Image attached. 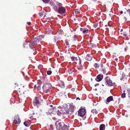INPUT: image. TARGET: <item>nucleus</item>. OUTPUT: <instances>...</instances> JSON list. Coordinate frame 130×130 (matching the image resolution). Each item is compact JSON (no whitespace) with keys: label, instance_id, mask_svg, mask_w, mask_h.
Wrapping results in <instances>:
<instances>
[{"label":"nucleus","instance_id":"obj_8","mask_svg":"<svg viewBox=\"0 0 130 130\" xmlns=\"http://www.w3.org/2000/svg\"><path fill=\"white\" fill-rule=\"evenodd\" d=\"M43 89H53V87L50 83H46L42 87Z\"/></svg>","mask_w":130,"mask_h":130},{"label":"nucleus","instance_id":"obj_54","mask_svg":"<svg viewBox=\"0 0 130 130\" xmlns=\"http://www.w3.org/2000/svg\"><path fill=\"white\" fill-rule=\"evenodd\" d=\"M73 40V39H71V40Z\"/></svg>","mask_w":130,"mask_h":130},{"label":"nucleus","instance_id":"obj_14","mask_svg":"<svg viewBox=\"0 0 130 130\" xmlns=\"http://www.w3.org/2000/svg\"><path fill=\"white\" fill-rule=\"evenodd\" d=\"M42 81L40 80H39L37 82V88L39 89L40 88V86L42 84Z\"/></svg>","mask_w":130,"mask_h":130},{"label":"nucleus","instance_id":"obj_21","mask_svg":"<svg viewBox=\"0 0 130 130\" xmlns=\"http://www.w3.org/2000/svg\"><path fill=\"white\" fill-rule=\"evenodd\" d=\"M59 86L62 88H64V86L63 82H60L59 83Z\"/></svg>","mask_w":130,"mask_h":130},{"label":"nucleus","instance_id":"obj_10","mask_svg":"<svg viewBox=\"0 0 130 130\" xmlns=\"http://www.w3.org/2000/svg\"><path fill=\"white\" fill-rule=\"evenodd\" d=\"M70 58H71L72 61H77L78 60V59H79V64H81V61L80 59H79V58L78 57H75L73 56H70Z\"/></svg>","mask_w":130,"mask_h":130},{"label":"nucleus","instance_id":"obj_36","mask_svg":"<svg viewBox=\"0 0 130 130\" xmlns=\"http://www.w3.org/2000/svg\"><path fill=\"white\" fill-rule=\"evenodd\" d=\"M50 0H42L43 2L45 3H47L49 2Z\"/></svg>","mask_w":130,"mask_h":130},{"label":"nucleus","instance_id":"obj_3","mask_svg":"<svg viewBox=\"0 0 130 130\" xmlns=\"http://www.w3.org/2000/svg\"><path fill=\"white\" fill-rule=\"evenodd\" d=\"M74 110V107L72 105H70V108L68 110L66 109H63L62 111H63L64 112L62 113H64V114H69V112H71V113L73 112Z\"/></svg>","mask_w":130,"mask_h":130},{"label":"nucleus","instance_id":"obj_48","mask_svg":"<svg viewBox=\"0 0 130 130\" xmlns=\"http://www.w3.org/2000/svg\"><path fill=\"white\" fill-rule=\"evenodd\" d=\"M37 87V85H35L34 86V88H36Z\"/></svg>","mask_w":130,"mask_h":130},{"label":"nucleus","instance_id":"obj_28","mask_svg":"<svg viewBox=\"0 0 130 130\" xmlns=\"http://www.w3.org/2000/svg\"><path fill=\"white\" fill-rule=\"evenodd\" d=\"M94 67L96 69L98 68H99V66L98 65V64L96 63H95L94 64Z\"/></svg>","mask_w":130,"mask_h":130},{"label":"nucleus","instance_id":"obj_41","mask_svg":"<svg viewBox=\"0 0 130 130\" xmlns=\"http://www.w3.org/2000/svg\"><path fill=\"white\" fill-rule=\"evenodd\" d=\"M124 21V22H125L127 20V19L126 17H124L123 18Z\"/></svg>","mask_w":130,"mask_h":130},{"label":"nucleus","instance_id":"obj_30","mask_svg":"<svg viewBox=\"0 0 130 130\" xmlns=\"http://www.w3.org/2000/svg\"><path fill=\"white\" fill-rule=\"evenodd\" d=\"M121 35L124 36H126V33L125 32H122L121 33Z\"/></svg>","mask_w":130,"mask_h":130},{"label":"nucleus","instance_id":"obj_38","mask_svg":"<svg viewBox=\"0 0 130 130\" xmlns=\"http://www.w3.org/2000/svg\"><path fill=\"white\" fill-rule=\"evenodd\" d=\"M124 15L125 16L127 17L128 16V14L126 12L124 13Z\"/></svg>","mask_w":130,"mask_h":130},{"label":"nucleus","instance_id":"obj_25","mask_svg":"<svg viewBox=\"0 0 130 130\" xmlns=\"http://www.w3.org/2000/svg\"><path fill=\"white\" fill-rule=\"evenodd\" d=\"M88 46L90 47H94L95 46V45L91 43H90L88 44Z\"/></svg>","mask_w":130,"mask_h":130},{"label":"nucleus","instance_id":"obj_34","mask_svg":"<svg viewBox=\"0 0 130 130\" xmlns=\"http://www.w3.org/2000/svg\"><path fill=\"white\" fill-rule=\"evenodd\" d=\"M42 90L43 92H45L46 93L50 92V90Z\"/></svg>","mask_w":130,"mask_h":130},{"label":"nucleus","instance_id":"obj_37","mask_svg":"<svg viewBox=\"0 0 130 130\" xmlns=\"http://www.w3.org/2000/svg\"><path fill=\"white\" fill-rule=\"evenodd\" d=\"M101 71H103V73L104 74H105V70L104 69H102L101 70Z\"/></svg>","mask_w":130,"mask_h":130},{"label":"nucleus","instance_id":"obj_44","mask_svg":"<svg viewBox=\"0 0 130 130\" xmlns=\"http://www.w3.org/2000/svg\"><path fill=\"white\" fill-rule=\"evenodd\" d=\"M84 28H80V30L81 31H82L83 32V31L84 30Z\"/></svg>","mask_w":130,"mask_h":130},{"label":"nucleus","instance_id":"obj_1","mask_svg":"<svg viewBox=\"0 0 130 130\" xmlns=\"http://www.w3.org/2000/svg\"><path fill=\"white\" fill-rule=\"evenodd\" d=\"M55 125L56 130H67L68 129L67 126L61 121L56 122Z\"/></svg>","mask_w":130,"mask_h":130},{"label":"nucleus","instance_id":"obj_43","mask_svg":"<svg viewBox=\"0 0 130 130\" xmlns=\"http://www.w3.org/2000/svg\"><path fill=\"white\" fill-rule=\"evenodd\" d=\"M98 24H94L93 25L94 27L96 28V27L97 26Z\"/></svg>","mask_w":130,"mask_h":130},{"label":"nucleus","instance_id":"obj_27","mask_svg":"<svg viewBox=\"0 0 130 130\" xmlns=\"http://www.w3.org/2000/svg\"><path fill=\"white\" fill-rule=\"evenodd\" d=\"M88 29H84V30L83 31V34H87L88 32Z\"/></svg>","mask_w":130,"mask_h":130},{"label":"nucleus","instance_id":"obj_39","mask_svg":"<svg viewBox=\"0 0 130 130\" xmlns=\"http://www.w3.org/2000/svg\"><path fill=\"white\" fill-rule=\"evenodd\" d=\"M66 45L68 46V47H69V42H68L67 41L66 42Z\"/></svg>","mask_w":130,"mask_h":130},{"label":"nucleus","instance_id":"obj_55","mask_svg":"<svg viewBox=\"0 0 130 130\" xmlns=\"http://www.w3.org/2000/svg\"><path fill=\"white\" fill-rule=\"evenodd\" d=\"M95 89H96V88H95Z\"/></svg>","mask_w":130,"mask_h":130},{"label":"nucleus","instance_id":"obj_20","mask_svg":"<svg viewBox=\"0 0 130 130\" xmlns=\"http://www.w3.org/2000/svg\"><path fill=\"white\" fill-rule=\"evenodd\" d=\"M52 7L54 10L56 12L57 11L58 9L57 6L55 4H54L53 5Z\"/></svg>","mask_w":130,"mask_h":130},{"label":"nucleus","instance_id":"obj_50","mask_svg":"<svg viewBox=\"0 0 130 130\" xmlns=\"http://www.w3.org/2000/svg\"><path fill=\"white\" fill-rule=\"evenodd\" d=\"M123 29H121V30L120 31L121 32H122V31H123Z\"/></svg>","mask_w":130,"mask_h":130},{"label":"nucleus","instance_id":"obj_49","mask_svg":"<svg viewBox=\"0 0 130 130\" xmlns=\"http://www.w3.org/2000/svg\"><path fill=\"white\" fill-rule=\"evenodd\" d=\"M99 84H96L95 85V86H99Z\"/></svg>","mask_w":130,"mask_h":130},{"label":"nucleus","instance_id":"obj_16","mask_svg":"<svg viewBox=\"0 0 130 130\" xmlns=\"http://www.w3.org/2000/svg\"><path fill=\"white\" fill-rule=\"evenodd\" d=\"M24 125L26 127H29L30 125L29 121H26L24 122Z\"/></svg>","mask_w":130,"mask_h":130},{"label":"nucleus","instance_id":"obj_17","mask_svg":"<svg viewBox=\"0 0 130 130\" xmlns=\"http://www.w3.org/2000/svg\"><path fill=\"white\" fill-rule=\"evenodd\" d=\"M45 13L44 11H42L39 13V15L41 17H42L44 15L43 18H44L45 17Z\"/></svg>","mask_w":130,"mask_h":130},{"label":"nucleus","instance_id":"obj_46","mask_svg":"<svg viewBox=\"0 0 130 130\" xmlns=\"http://www.w3.org/2000/svg\"><path fill=\"white\" fill-rule=\"evenodd\" d=\"M27 24H28V25H30V24L31 23L30 22H28V23Z\"/></svg>","mask_w":130,"mask_h":130},{"label":"nucleus","instance_id":"obj_2","mask_svg":"<svg viewBox=\"0 0 130 130\" xmlns=\"http://www.w3.org/2000/svg\"><path fill=\"white\" fill-rule=\"evenodd\" d=\"M42 38L41 35L38 36L37 38H35L33 41L29 43V45L30 47L32 48V46H34L37 45L41 42V40Z\"/></svg>","mask_w":130,"mask_h":130},{"label":"nucleus","instance_id":"obj_29","mask_svg":"<svg viewBox=\"0 0 130 130\" xmlns=\"http://www.w3.org/2000/svg\"><path fill=\"white\" fill-rule=\"evenodd\" d=\"M57 114L59 116H60L62 115V113L60 112L58 110H57V111L56 112Z\"/></svg>","mask_w":130,"mask_h":130},{"label":"nucleus","instance_id":"obj_53","mask_svg":"<svg viewBox=\"0 0 130 130\" xmlns=\"http://www.w3.org/2000/svg\"><path fill=\"white\" fill-rule=\"evenodd\" d=\"M107 124H106V126H107Z\"/></svg>","mask_w":130,"mask_h":130},{"label":"nucleus","instance_id":"obj_31","mask_svg":"<svg viewBox=\"0 0 130 130\" xmlns=\"http://www.w3.org/2000/svg\"><path fill=\"white\" fill-rule=\"evenodd\" d=\"M74 11L75 13L76 14H79L80 13V12L78 11V9H75Z\"/></svg>","mask_w":130,"mask_h":130},{"label":"nucleus","instance_id":"obj_13","mask_svg":"<svg viewBox=\"0 0 130 130\" xmlns=\"http://www.w3.org/2000/svg\"><path fill=\"white\" fill-rule=\"evenodd\" d=\"M122 81V84H126L127 83L128 79L126 77H124L122 79H121Z\"/></svg>","mask_w":130,"mask_h":130},{"label":"nucleus","instance_id":"obj_12","mask_svg":"<svg viewBox=\"0 0 130 130\" xmlns=\"http://www.w3.org/2000/svg\"><path fill=\"white\" fill-rule=\"evenodd\" d=\"M103 75L102 74H99L95 78V80L97 82L101 81L103 78Z\"/></svg>","mask_w":130,"mask_h":130},{"label":"nucleus","instance_id":"obj_35","mask_svg":"<svg viewBox=\"0 0 130 130\" xmlns=\"http://www.w3.org/2000/svg\"><path fill=\"white\" fill-rule=\"evenodd\" d=\"M57 4L59 7H63L62 6V4L61 3H57Z\"/></svg>","mask_w":130,"mask_h":130},{"label":"nucleus","instance_id":"obj_18","mask_svg":"<svg viewBox=\"0 0 130 130\" xmlns=\"http://www.w3.org/2000/svg\"><path fill=\"white\" fill-rule=\"evenodd\" d=\"M113 99V97L112 96H110L107 99L106 101L107 102L109 103L110 101H112Z\"/></svg>","mask_w":130,"mask_h":130},{"label":"nucleus","instance_id":"obj_9","mask_svg":"<svg viewBox=\"0 0 130 130\" xmlns=\"http://www.w3.org/2000/svg\"><path fill=\"white\" fill-rule=\"evenodd\" d=\"M86 113L85 110L84 108H82L78 110V114L81 117H83L84 116Z\"/></svg>","mask_w":130,"mask_h":130},{"label":"nucleus","instance_id":"obj_15","mask_svg":"<svg viewBox=\"0 0 130 130\" xmlns=\"http://www.w3.org/2000/svg\"><path fill=\"white\" fill-rule=\"evenodd\" d=\"M92 59V57L89 54H88L87 55L86 57V59L87 60L90 61Z\"/></svg>","mask_w":130,"mask_h":130},{"label":"nucleus","instance_id":"obj_23","mask_svg":"<svg viewBox=\"0 0 130 130\" xmlns=\"http://www.w3.org/2000/svg\"><path fill=\"white\" fill-rule=\"evenodd\" d=\"M81 17H76V18L74 19V20L75 21H77V20H78L79 21H81Z\"/></svg>","mask_w":130,"mask_h":130},{"label":"nucleus","instance_id":"obj_7","mask_svg":"<svg viewBox=\"0 0 130 130\" xmlns=\"http://www.w3.org/2000/svg\"><path fill=\"white\" fill-rule=\"evenodd\" d=\"M66 9L63 7H59L57 11L58 12L61 14H64L66 12Z\"/></svg>","mask_w":130,"mask_h":130},{"label":"nucleus","instance_id":"obj_40","mask_svg":"<svg viewBox=\"0 0 130 130\" xmlns=\"http://www.w3.org/2000/svg\"><path fill=\"white\" fill-rule=\"evenodd\" d=\"M54 3L53 2H50V4L52 6L53 5H54V4H53Z\"/></svg>","mask_w":130,"mask_h":130},{"label":"nucleus","instance_id":"obj_33","mask_svg":"<svg viewBox=\"0 0 130 130\" xmlns=\"http://www.w3.org/2000/svg\"><path fill=\"white\" fill-rule=\"evenodd\" d=\"M52 72L51 71L48 70L47 71V75H50L51 74H52Z\"/></svg>","mask_w":130,"mask_h":130},{"label":"nucleus","instance_id":"obj_47","mask_svg":"<svg viewBox=\"0 0 130 130\" xmlns=\"http://www.w3.org/2000/svg\"><path fill=\"white\" fill-rule=\"evenodd\" d=\"M120 13L121 14H122L123 13V12L122 11H121L120 12Z\"/></svg>","mask_w":130,"mask_h":130},{"label":"nucleus","instance_id":"obj_51","mask_svg":"<svg viewBox=\"0 0 130 130\" xmlns=\"http://www.w3.org/2000/svg\"><path fill=\"white\" fill-rule=\"evenodd\" d=\"M50 106L51 107H53V105H50Z\"/></svg>","mask_w":130,"mask_h":130},{"label":"nucleus","instance_id":"obj_19","mask_svg":"<svg viewBox=\"0 0 130 130\" xmlns=\"http://www.w3.org/2000/svg\"><path fill=\"white\" fill-rule=\"evenodd\" d=\"M105 125L104 124H102L100 127V130H104L105 129Z\"/></svg>","mask_w":130,"mask_h":130},{"label":"nucleus","instance_id":"obj_4","mask_svg":"<svg viewBox=\"0 0 130 130\" xmlns=\"http://www.w3.org/2000/svg\"><path fill=\"white\" fill-rule=\"evenodd\" d=\"M105 84L107 85L111 86L113 85V83L109 77L108 76H106L105 77Z\"/></svg>","mask_w":130,"mask_h":130},{"label":"nucleus","instance_id":"obj_24","mask_svg":"<svg viewBox=\"0 0 130 130\" xmlns=\"http://www.w3.org/2000/svg\"><path fill=\"white\" fill-rule=\"evenodd\" d=\"M125 91L124 90L123 91V93L122 94V95H121V97L122 98H125L126 97V93H125Z\"/></svg>","mask_w":130,"mask_h":130},{"label":"nucleus","instance_id":"obj_26","mask_svg":"<svg viewBox=\"0 0 130 130\" xmlns=\"http://www.w3.org/2000/svg\"><path fill=\"white\" fill-rule=\"evenodd\" d=\"M91 112L93 113L97 114L98 113L97 111L95 109H93L91 110Z\"/></svg>","mask_w":130,"mask_h":130},{"label":"nucleus","instance_id":"obj_32","mask_svg":"<svg viewBox=\"0 0 130 130\" xmlns=\"http://www.w3.org/2000/svg\"><path fill=\"white\" fill-rule=\"evenodd\" d=\"M67 71L68 73L69 74H70L72 73V72L73 71H72L71 69H69V70Z\"/></svg>","mask_w":130,"mask_h":130},{"label":"nucleus","instance_id":"obj_11","mask_svg":"<svg viewBox=\"0 0 130 130\" xmlns=\"http://www.w3.org/2000/svg\"><path fill=\"white\" fill-rule=\"evenodd\" d=\"M58 109H57L56 108L53 107V108H51L50 109L49 111H48V112L49 113H53L54 114H56V112H57Z\"/></svg>","mask_w":130,"mask_h":130},{"label":"nucleus","instance_id":"obj_22","mask_svg":"<svg viewBox=\"0 0 130 130\" xmlns=\"http://www.w3.org/2000/svg\"><path fill=\"white\" fill-rule=\"evenodd\" d=\"M120 87L121 89H126L127 88V85L124 84H122L120 86Z\"/></svg>","mask_w":130,"mask_h":130},{"label":"nucleus","instance_id":"obj_42","mask_svg":"<svg viewBox=\"0 0 130 130\" xmlns=\"http://www.w3.org/2000/svg\"><path fill=\"white\" fill-rule=\"evenodd\" d=\"M127 91L128 93V94L129 95H130V90H127Z\"/></svg>","mask_w":130,"mask_h":130},{"label":"nucleus","instance_id":"obj_6","mask_svg":"<svg viewBox=\"0 0 130 130\" xmlns=\"http://www.w3.org/2000/svg\"><path fill=\"white\" fill-rule=\"evenodd\" d=\"M41 96L35 97V100L33 101V103L34 104L37 105L40 103L42 101Z\"/></svg>","mask_w":130,"mask_h":130},{"label":"nucleus","instance_id":"obj_52","mask_svg":"<svg viewBox=\"0 0 130 130\" xmlns=\"http://www.w3.org/2000/svg\"><path fill=\"white\" fill-rule=\"evenodd\" d=\"M64 89H67V88H65Z\"/></svg>","mask_w":130,"mask_h":130},{"label":"nucleus","instance_id":"obj_45","mask_svg":"<svg viewBox=\"0 0 130 130\" xmlns=\"http://www.w3.org/2000/svg\"><path fill=\"white\" fill-rule=\"evenodd\" d=\"M80 100V99L78 97V98H77L76 99V100Z\"/></svg>","mask_w":130,"mask_h":130},{"label":"nucleus","instance_id":"obj_5","mask_svg":"<svg viewBox=\"0 0 130 130\" xmlns=\"http://www.w3.org/2000/svg\"><path fill=\"white\" fill-rule=\"evenodd\" d=\"M14 119L13 123V124L16 126H17L21 122L20 119L18 115L15 117Z\"/></svg>","mask_w":130,"mask_h":130}]
</instances>
